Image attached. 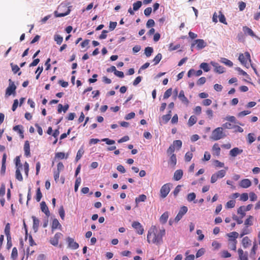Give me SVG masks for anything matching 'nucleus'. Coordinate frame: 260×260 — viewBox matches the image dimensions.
<instances>
[{
    "label": "nucleus",
    "mask_w": 260,
    "mask_h": 260,
    "mask_svg": "<svg viewBox=\"0 0 260 260\" xmlns=\"http://www.w3.org/2000/svg\"><path fill=\"white\" fill-rule=\"evenodd\" d=\"M166 234V230L164 228L158 229L155 225H152L149 229L147 240L149 244L160 245L163 243V237Z\"/></svg>",
    "instance_id": "f257e3e1"
},
{
    "label": "nucleus",
    "mask_w": 260,
    "mask_h": 260,
    "mask_svg": "<svg viewBox=\"0 0 260 260\" xmlns=\"http://www.w3.org/2000/svg\"><path fill=\"white\" fill-rule=\"evenodd\" d=\"M238 59L245 67L246 68H249V63L251 62V60L249 52H245L244 53L240 54Z\"/></svg>",
    "instance_id": "f03ea898"
},
{
    "label": "nucleus",
    "mask_w": 260,
    "mask_h": 260,
    "mask_svg": "<svg viewBox=\"0 0 260 260\" xmlns=\"http://www.w3.org/2000/svg\"><path fill=\"white\" fill-rule=\"evenodd\" d=\"M188 209L186 206H183L180 209L178 213L174 219L171 218L169 223L172 225L174 222L177 223L183 217V216L187 212Z\"/></svg>",
    "instance_id": "7ed1b4c3"
},
{
    "label": "nucleus",
    "mask_w": 260,
    "mask_h": 260,
    "mask_svg": "<svg viewBox=\"0 0 260 260\" xmlns=\"http://www.w3.org/2000/svg\"><path fill=\"white\" fill-rule=\"evenodd\" d=\"M225 136L223 128L218 127L213 131L211 138L214 141H217L224 138Z\"/></svg>",
    "instance_id": "20e7f679"
},
{
    "label": "nucleus",
    "mask_w": 260,
    "mask_h": 260,
    "mask_svg": "<svg viewBox=\"0 0 260 260\" xmlns=\"http://www.w3.org/2000/svg\"><path fill=\"white\" fill-rule=\"evenodd\" d=\"M169 183H166L163 185L160 189V197L164 199L169 194L170 191V187Z\"/></svg>",
    "instance_id": "39448f33"
},
{
    "label": "nucleus",
    "mask_w": 260,
    "mask_h": 260,
    "mask_svg": "<svg viewBox=\"0 0 260 260\" xmlns=\"http://www.w3.org/2000/svg\"><path fill=\"white\" fill-rule=\"evenodd\" d=\"M195 45H197L196 48L198 50H201L207 46V43L203 39H197L191 44V48H193Z\"/></svg>",
    "instance_id": "423d86ee"
},
{
    "label": "nucleus",
    "mask_w": 260,
    "mask_h": 260,
    "mask_svg": "<svg viewBox=\"0 0 260 260\" xmlns=\"http://www.w3.org/2000/svg\"><path fill=\"white\" fill-rule=\"evenodd\" d=\"M9 81L10 83L9 86L6 89V94L10 96L12 94L15 93L16 86H15L14 83L12 81L11 79H9Z\"/></svg>",
    "instance_id": "0eeeda50"
},
{
    "label": "nucleus",
    "mask_w": 260,
    "mask_h": 260,
    "mask_svg": "<svg viewBox=\"0 0 260 260\" xmlns=\"http://www.w3.org/2000/svg\"><path fill=\"white\" fill-rule=\"evenodd\" d=\"M132 225L138 234L142 235L144 233V229L143 226L139 222L134 221Z\"/></svg>",
    "instance_id": "6e6552de"
},
{
    "label": "nucleus",
    "mask_w": 260,
    "mask_h": 260,
    "mask_svg": "<svg viewBox=\"0 0 260 260\" xmlns=\"http://www.w3.org/2000/svg\"><path fill=\"white\" fill-rule=\"evenodd\" d=\"M62 236L63 235L61 233H56L54 236L50 239V243L53 246H57L59 239H60Z\"/></svg>",
    "instance_id": "1a4fd4ad"
},
{
    "label": "nucleus",
    "mask_w": 260,
    "mask_h": 260,
    "mask_svg": "<svg viewBox=\"0 0 260 260\" xmlns=\"http://www.w3.org/2000/svg\"><path fill=\"white\" fill-rule=\"evenodd\" d=\"M211 64L214 67V71L215 72L221 74L224 72V68L220 66L218 63L211 61Z\"/></svg>",
    "instance_id": "9d476101"
},
{
    "label": "nucleus",
    "mask_w": 260,
    "mask_h": 260,
    "mask_svg": "<svg viewBox=\"0 0 260 260\" xmlns=\"http://www.w3.org/2000/svg\"><path fill=\"white\" fill-rule=\"evenodd\" d=\"M67 242L69 247L73 249H76L79 247V244L75 242L74 239L72 238L68 237L67 238Z\"/></svg>",
    "instance_id": "9b49d317"
},
{
    "label": "nucleus",
    "mask_w": 260,
    "mask_h": 260,
    "mask_svg": "<svg viewBox=\"0 0 260 260\" xmlns=\"http://www.w3.org/2000/svg\"><path fill=\"white\" fill-rule=\"evenodd\" d=\"M23 126L21 125H17L13 127V129L17 132L21 139L24 138Z\"/></svg>",
    "instance_id": "f8f14e48"
},
{
    "label": "nucleus",
    "mask_w": 260,
    "mask_h": 260,
    "mask_svg": "<svg viewBox=\"0 0 260 260\" xmlns=\"http://www.w3.org/2000/svg\"><path fill=\"white\" fill-rule=\"evenodd\" d=\"M242 29L245 35H249L252 37H255L256 38H257V37L254 34L252 30L249 27L246 26H244L243 27Z\"/></svg>",
    "instance_id": "ddd939ff"
},
{
    "label": "nucleus",
    "mask_w": 260,
    "mask_h": 260,
    "mask_svg": "<svg viewBox=\"0 0 260 260\" xmlns=\"http://www.w3.org/2000/svg\"><path fill=\"white\" fill-rule=\"evenodd\" d=\"M251 182L250 180L248 179H242L239 183V185L241 187L244 188H246L250 187L251 186Z\"/></svg>",
    "instance_id": "4468645a"
},
{
    "label": "nucleus",
    "mask_w": 260,
    "mask_h": 260,
    "mask_svg": "<svg viewBox=\"0 0 260 260\" xmlns=\"http://www.w3.org/2000/svg\"><path fill=\"white\" fill-rule=\"evenodd\" d=\"M5 234L7 237L8 243H9V242H11V234H10V224L9 223H7L5 226Z\"/></svg>",
    "instance_id": "2eb2a0df"
},
{
    "label": "nucleus",
    "mask_w": 260,
    "mask_h": 260,
    "mask_svg": "<svg viewBox=\"0 0 260 260\" xmlns=\"http://www.w3.org/2000/svg\"><path fill=\"white\" fill-rule=\"evenodd\" d=\"M242 149H240L238 147H235L230 150V155L232 157H236L238 155L242 153Z\"/></svg>",
    "instance_id": "dca6fc26"
},
{
    "label": "nucleus",
    "mask_w": 260,
    "mask_h": 260,
    "mask_svg": "<svg viewBox=\"0 0 260 260\" xmlns=\"http://www.w3.org/2000/svg\"><path fill=\"white\" fill-rule=\"evenodd\" d=\"M40 206L42 211L44 212L46 216H49L50 215V212L46 203L44 201L42 202L40 204Z\"/></svg>",
    "instance_id": "f3484780"
},
{
    "label": "nucleus",
    "mask_w": 260,
    "mask_h": 260,
    "mask_svg": "<svg viewBox=\"0 0 260 260\" xmlns=\"http://www.w3.org/2000/svg\"><path fill=\"white\" fill-rule=\"evenodd\" d=\"M238 252L239 254V259L240 260H248V253L247 252L244 253V251L242 249H239Z\"/></svg>",
    "instance_id": "a211bd4d"
},
{
    "label": "nucleus",
    "mask_w": 260,
    "mask_h": 260,
    "mask_svg": "<svg viewBox=\"0 0 260 260\" xmlns=\"http://www.w3.org/2000/svg\"><path fill=\"white\" fill-rule=\"evenodd\" d=\"M178 98L183 103L188 104L189 101L187 98L185 96L184 92L183 90H181L179 93Z\"/></svg>",
    "instance_id": "6ab92c4d"
},
{
    "label": "nucleus",
    "mask_w": 260,
    "mask_h": 260,
    "mask_svg": "<svg viewBox=\"0 0 260 260\" xmlns=\"http://www.w3.org/2000/svg\"><path fill=\"white\" fill-rule=\"evenodd\" d=\"M24 151L25 155L27 157L30 156V146L29 143L28 141H26L24 143Z\"/></svg>",
    "instance_id": "aec40b11"
},
{
    "label": "nucleus",
    "mask_w": 260,
    "mask_h": 260,
    "mask_svg": "<svg viewBox=\"0 0 260 260\" xmlns=\"http://www.w3.org/2000/svg\"><path fill=\"white\" fill-rule=\"evenodd\" d=\"M183 171L182 170H176L174 175V179L176 181H178L181 179L183 176Z\"/></svg>",
    "instance_id": "412c9836"
},
{
    "label": "nucleus",
    "mask_w": 260,
    "mask_h": 260,
    "mask_svg": "<svg viewBox=\"0 0 260 260\" xmlns=\"http://www.w3.org/2000/svg\"><path fill=\"white\" fill-rule=\"evenodd\" d=\"M242 244L244 248H246L251 245V241L248 237H245L242 240Z\"/></svg>",
    "instance_id": "4be33fe9"
},
{
    "label": "nucleus",
    "mask_w": 260,
    "mask_h": 260,
    "mask_svg": "<svg viewBox=\"0 0 260 260\" xmlns=\"http://www.w3.org/2000/svg\"><path fill=\"white\" fill-rule=\"evenodd\" d=\"M169 218V212L166 211L164 212L160 217L159 221L162 224H165L167 222Z\"/></svg>",
    "instance_id": "5701e85b"
},
{
    "label": "nucleus",
    "mask_w": 260,
    "mask_h": 260,
    "mask_svg": "<svg viewBox=\"0 0 260 260\" xmlns=\"http://www.w3.org/2000/svg\"><path fill=\"white\" fill-rule=\"evenodd\" d=\"M257 249V244L256 243V242H254L253 243V247L251 250L250 253V257L251 258H252L253 259H255V256L256 254V251Z\"/></svg>",
    "instance_id": "b1692460"
},
{
    "label": "nucleus",
    "mask_w": 260,
    "mask_h": 260,
    "mask_svg": "<svg viewBox=\"0 0 260 260\" xmlns=\"http://www.w3.org/2000/svg\"><path fill=\"white\" fill-rule=\"evenodd\" d=\"M228 168L225 167V170H221L214 173L218 179L222 178L225 176L226 174V171L228 170Z\"/></svg>",
    "instance_id": "393cba45"
},
{
    "label": "nucleus",
    "mask_w": 260,
    "mask_h": 260,
    "mask_svg": "<svg viewBox=\"0 0 260 260\" xmlns=\"http://www.w3.org/2000/svg\"><path fill=\"white\" fill-rule=\"evenodd\" d=\"M212 151L213 152V154L216 155L217 156H219L220 153V148L219 146V145L217 143L214 144L212 147Z\"/></svg>",
    "instance_id": "a878e982"
},
{
    "label": "nucleus",
    "mask_w": 260,
    "mask_h": 260,
    "mask_svg": "<svg viewBox=\"0 0 260 260\" xmlns=\"http://www.w3.org/2000/svg\"><path fill=\"white\" fill-rule=\"evenodd\" d=\"M61 227V224L59 222L58 220L57 219H54L52 221V231H53L55 229H60Z\"/></svg>",
    "instance_id": "bb28decb"
},
{
    "label": "nucleus",
    "mask_w": 260,
    "mask_h": 260,
    "mask_svg": "<svg viewBox=\"0 0 260 260\" xmlns=\"http://www.w3.org/2000/svg\"><path fill=\"white\" fill-rule=\"evenodd\" d=\"M69 106L68 104H67V105H65L63 107V106L61 104H59L58 105V109H57V111L59 113H61L62 111H63V112H66V111L68 110L69 109Z\"/></svg>",
    "instance_id": "cd10ccee"
},
{
    "label": "nucleus",
    "mask_w": 260,
    "mask_h": 260,
    "mask_svg": "<svg viewBox=\"0 0 260 260\" xmlns=\"http://www.w3.org/2000/svg\"><path fill=\"white\" fill-rule=\"evenodd\" d=\"M197 121V118L194 116L192 115L189 118V120L188 121L187 124L188 126L190 127L192 126L193 124H194Z\"/></svg>",
    "instance_id": "c85d7f7f"
},
{
    "label": "nucleus",
    "mask_w": 260,
    "mask_h": 260,
    "mask_svg": "<svg viewBox=\"0 0 260 260\" xmlns=\"http://www.w3.org/2000/svg\"><path fill=\"white\" fill-rule=\"evenodd\" d=\"M246 212L244 209V206H240L237 210V213L240 215L241 218H243L246 215Z\"/></svg>",
    "instance_id": "c756f323"
},
{
    "label": "nucleus",
    "mask_w": 260,
    "mask_h": 260,
    "mask_svg": "<svg viewBox=\"0 0 260 260\" xmlns=\"http://www.w3.org/2000/svg\"><path fill=\"white\" fill-rule=\"evenodd\" d=\"M253 217L251 215H249L247 218L245 220L244 222V224L246 226L252 225L253 224Z\"/></svg>",
    "instance_id": "7c9ffc66"
},
{
    "label": "nucleus",
    "mask_w": 260,
    "mask_h": 260,
    "mask_svg": "<svg viewBox=\"0 0 260 260\" xmlns=\"http://www.w3.org/2000/svg\"><path fill=\"white\" fill-rule=\"evenodd\" d=\"M170 156V158L169 163L171 165L174 167L177 163L176 156L175 154L171 155Z\"/></svg>",
    "instance_id": "2f4dec72"
},
{
    "label": "nucleus",
    "mask_w": 260,
    "mask_h": 260,
    "mask_svg": "<svg viewBox=\"0 0 260 260\" xmlns=\"http://www.w3.org/2000/svg\"><path fill=\"white\" fill-rule=\"evenodd\" d=\"M172 145L175 148L176 147V149L179 150L182 146V141L181 140H175L173 141Z\"/></svg>",
    "instance_id": "473e14b6"
},
{
    "label": "nucleus",
    "mask_w": 260,
    "mask_h": 260,
    "mask_svg": "<svg viewBox=\"0 0 260 260\" xmlns=\"http://www.w3.org/2000/svg\"><path fill=\"white\" fill-rule=\"evenodd\" d=\"M219 15L218 16L219 18V21L224 24H227V22L226 21L225 17L224 15L222 14V13L221 11L219 12Z\"/></svg>",
    "instance_id": "72a5a7b5"
},
{
    "label": "nucleus",
    "mask_w": 260,
    "mask_h": 260,
    "mask_svg": "<svg viewBox=\"0 0 260 260\" xmlns=\"http://www.w3.org/2000/svg\"><path fill=\"white\" fill-rule=\"evenodd\" d=\"M84 151L82 148H81L79 149L77 153V155L76 156V161H78L79 159L82 157Z\"/></svg>",
    "instance_id": "f704fd0d"
},
{
    "label": "nucleus",
    "mask_w": 260,
    "mask_h": 260,
    "mask_svg": "<svg viewBox=\"0 0 260 260\" xmlns=\"http://www.w3.org/2000/svg\"><path fill=\"white\" fill-rule=\"evenodd\" d=\"M200 67L201 69H202L204 72H209L210 70V68L209 64L206 62L202 63L200 64Z\"/></svg>",
    "instance_id": "c9c22d12"
},
{
    "label": "nucleus",
    "mask_w": 260,
    "mask_h": 260,
    "mask_svg": "<svg viewBox=\"0 0 260 260\" xmlns=\"http://www.w3.org/2000/svg\"><path fill=\"white\" fill-rule=\"evenodd\" d=\"M153 51V49L152 47H147L145 49V54L147 57H149L151 55L152 52Z\"/></svg>",
    "instance_id": "e433bc0d"
},
{
    "label": "nucleus",
    "mask_w": 260,
    "mask_h": 260,
    "mask_svg": "<svg viewBox=\"0 0 260 260\" xmlns=\"http://www.w3.org/2000/svg\"><path fill=\"white\" fill-rule=\"evenodd\" d=\"M42 197V194L40 188L39 187L37 188L36 191V200L37 202H40L41 198Z\"/></svg>",
    "instance_id": "4c0bfd02"
},
{
    "label": "nucleus",
    "mask_w": 260,
    "mask_h": 260,
    "mask_svg": "<svg viewBox=\"0 0 260 260\" xmlns=\"http://www.w3.org/2000/svg\"><path fill=\"white\" fill-rule=\"evenodd\" d=\"M247 141L249 144H251L255 140L254 134L252 133H249L247 135Z\"/></svg>",
    "instance_id": "58836bf2"
},
{
    "label": "nucleus",
    "mask_w": 260,
    "mask_h": 260,
    "mask_svg": "<svg viewBox=\"0 0 260 260\" xmlns=\"http://www.w3.org/2000/svg\"><path fill=\"white\" fill-rule=\"evenodd\" d=\"M236 201L234 200L228 201L225 207L226 208H233L235 206Z\"/></svg>",
    "instance_id": "ea45409f"
},
{
    "label": "nucleus",
    "mask_w": 260,
    "mask_h": 260,
    "mask_svg": "<svg viewBox=\"0 0 260 260\" xmlns=\"http://www.w3.org/2000/svg\"><path fill=\"white\" fill-rule=\"evenodd\" d=\"M162 58V55L161 53H158L155 57L153 59V61L154 62V64L156 65L157 64Z\"/></svg>",
    "instance_id": "a19ab883"
},
{
    "label": "nucleus",
    "mask_w": 260,
    "mask_h": 260,
    "mask_svg": "<svg viewBox=\"0 0 260 260\" xmlns=\"http://www.w3.org/2000/svg\"><path fill=\"white\" fill-rule=\"evenodd\" d=\"M54 40L57 44L60 45L62 42L63 38L59 35H56L54 36Z\"/></svg>",
    "instance_id": "79ce46f5"
},
{
    "label": "nucleus",
    "mask_w": 260,
    "mask_h": 260,
    "mask_svg": "<svg viewBox=\"0 0 260 260\" xmlns=\"http://www.w3.org/2000/svg\"><path fill=\"white\" fill-rule=\"evenodd\" d=\"M147 199L146 196L145 194H141L136 199V203H140L141 202H144Z\"/></svg>",
    "instance_id": "37998d69"
},
{
    "label": "nucleus",
    "mask_w": 260,
    "mask_h": 260,
    "mask_svg": "<svg viewBox=\"0 0 260 260\" xmlns=\"http://www.w3.org/2000/svg\"><path fill=\"white\" fill-rule=\"evenodd\" d=\"M250 232V230L248 229V226L244 227L242 230L240 234V237H243L244 235H247L249 234Z\"/></svg>",
    "instance_id": "c03bdc74"
},
{
    "label": "nucleus",
    "mask_w": 260,
    "mask_h": 260,
    "mask_svg": "<svg viewBox=\"0 0 260 260\" xmlns=\"http://www.w3.org/2000/svg\"><path fill=\"white\" fill-rule=\"evenodd\" d=\"M16 178L20 181L23 180V177L19 168H17L16 170Z\"/></svg>",
    "instance_id": "a18cd8bd"
},
{
    "label": "nucleus",
    "mask_w": 260,
    "mask_h": 260,
    "mask_svg": "<svg viewBox=\"0 0 260 260\" xmlns=\"http://www.w3.org/2000/svg\"><path fill=\"white\" fill-rule=\"evenodd\" d=\"M18 256V251L16 247H14L12 249V253H11V258L15 260L17 258Z\"/></svg>",
    "instance_id": "49530a36"
},
{
    "label": "nucleus",
    "mask_w": 260,
    "mask_h": 260,
    "mask_svg": "<svg viewBox=\"0 0 260 260\" xmlns=\"http://www.w3.org/2000/svg\"><path fill=\"white\" fill-rule=\"evenodd\" d=\"M180 47V45L179 44H177L176 45H174V44L173 43H171V44H170L169 46V50L170 51H174V50L178 49Z\"/></svg>",
    "instance_id": "de8ad7c7"
},
{
    "label": "nucleus",
    "mask_w": 260,
    "mask_h": 260,
    "mask_svg": "<svg viewBox=\"0 0 260 260\" xmlns=\"http://www.w3.org/2000/svg\"><path fill=\"white\" fill-rule=\"evenodd\" d=\"M193 154L190 152H187L186 153L184 157L185 160L187 162H189L191 160L192 158Z\"/></svg>",
    "instance_id": "09e8293b"
},
{
    "label": "nucleus",
    "mask_w": 260,
    "mask_h": 260,
    "mask_svg": "<svg viewBox=\"0 0 260 260\" xmlns=\"http://www.w3.org/2000/svg\"><path fill=\"white\" fill-rule=\"evenodd\" d=\"M142 6V2L141 1H137L133 4V10L137 11Z\"/></svg>",
    "instance_id": "8fccbe9b"
},
{
    "label": "nucleus",
    "mask_w": 260,
    "mask_h": 260,
    "mask_svg": "<svg viewBox=\"0 0 260 260\" xmlns=\"http://www.w3.org/2000/svg\"><path fill=\"white\" fill-rule=\"evenodd\" d=\"M238 233L236 232H233L228 234V236L230 238V239L236 240L238 238Z\"/></svg>",
    "instance_id": "3c124183"
},
{
    "label": "nucleus",
    "mask_w": 260,
    "mask_h": 260,
    "mask_svg": "<svg viewBox=\"0 0 260 260\" xmlns=\"http://www.w3.org/2000/svg\"><path fill=\"white\" fill-rule=\"evenodd\" d=\"M229 241L230 242L231 245V249L233 250H236V244L237 241L236 239H229Z\"/></svg>",
    "instance_id": "603ef678"
},
{
    "label": "nucleus",
    "mask_w": 260,
    "mask_h": 260,
    "mask_svg": "<svg viewBox=\"0 0 260 260\" xmlns=\"http://www.w3.org/2000/svg\"><path fill=\"white\" fill-rule=\"evenodd\" d=\"M175 147L171 145L169 148L167 150V153L168 155H173L174 154L175 151Z\"/></svg>",
    "instance_id": "864d4df0"
},
{
    "label": "nucleus",
    "mask_w": 260,
    "mask_h": 260,
    "mask_svg": "<svg viewBox=\"0 0 260 260\" xmlns=\"http://www.w3.org/2000/svg\"><path fill=\"white\" fill-rule=\"evenodd\" d=\"M58 213L59 214V216H60L61 218L63 220L64 219L65 216V212L63 209V207L61 206L60 207L58 211Z\"/></svg>",
    "instance_id": "5fc2aeb1"
},
{
    "label": "nucleus",
    "mask_w": 260,
    "mask_h": 260,
    "mask_svg": "<svg viewBox=\"0 0 260 260\" xmlns=\"http://www.w3.org/2000/svg\"><path fill=\"white\" fill-rule=\"evenodd\" d=\"M196 195L194 192H191L187 195V199L188 201L191 202L195 200Z\"/></svg>",
    "instance_id": "6e6d98bb"
},
{
    "label": "nucleus",
    "mask_w": 260,
    "mask_h": 260,
    "mask_svg": "<svg viewBox=\"0 0 260 260\" xmlns=\"http://www.w3.org/2000/svg\"><path fill=\"white\" fill-rule=\"evenodd\" d=\"M172 93V88H169V89H167L164 93V99L169 98L171 95Z\"/></svg>",
    "instance_id": "4d7b16f0"
},
{
    "label": "nucleus",
    "mask_w": 260,
    "mask_h": 260,
    "mask_svg": "<svg viewBox=\"0 0 260 260\" xmlns=\"http://www.w3.org/2000/svg\"><path fill=\"white\" fill-rule=\"evenodd\" d=\"M10 65L12 67V71L14 74L17 73L20 70V68L17 65L13 64V63H11Z\"/></svg>",
    "instance_id": "13d9d810"
},
{
    "label": "nucleus",
    "mask_w": 260,
    "mask_h": 260,
    "mask_svg": "<svg viewBox=\"0 0 260 260\" xmlns=\"http://www.w3.org/2000/svg\"><path fill=\"white\" fill-rule=\"evenodd\" d=\"M240 200L242 201L245 202L248 199V195L247 193H243L240 195Z\"/></svg>",
    "instance_id": "bf43d9fd"
},
{
    "label": "nucleus",
    "mask_w": 260,
    "mask_h": 260,
    "mask_svg": "<svg viewBox=\"0 0 260 260\" xmlns=\"http://www.w3.org/2000/svg\"><path fill=\"white\" fill-rule=\"evenodd\" d=\"M154 25H155V22L152 19H149L146 23V26L148 28L153 27L154 26Z\"/></svg>",
    "instance_id": "052dcab7"
},
{
    "label": "nucleus",
    "mask_w": 260,
    "mask_h": 260,
    "mask_svg": "<svg viewBox=\"0 0 260 260\" xmlns=\"http://www.w3.org/2000/svg\"><path fill=\"white\" fill-rule=\"evenodd\" d=\"M81 178L80 177L76 178V180L75 181V191H77L78 187L81 183Z\"/></svg>",
    "instance_id": "680f3d73"
},
{
    "label": "nucleus",
    "mask_w": 260,
    "mask_h": 260,
    "mask_svg": "<svg viewBox=\"0 0 260 260\" xmlns=\"http://www.w3.org/2000/svg\"><path fill=\"white\" fill-rule=\"evenodd\" d=\"M171 118V115L170 114H166L162 116V119L165 123H167L170 120Z\"/></svg>",
    "instance_id": "e2e57ef3"
},
{
    "label": "nucleus",
    "mask_w": 260,
    "mask_h": 260,
    "mask_svg": "<svg viewBox=\"0 0 260 260\" xmlns=\"http://www.w3.org/2000/svg\"><path fill=\"white\" fill-rule=\"evenodd\" d=\"M102 141L105 142L108 145H112L115 144V142L114 140L109 139V138H104L102 140Z\"/></svg>",
    "instance_id": "0e129e2a"
},
{
    "label": "nucleus",
    "mask_w": 260,
    "mask_h": 260,
    "mask_svg": "<svg viewBox=\"0 0 260 260\" xmlns=\"http://www.w3.org/2000/svg\"><path fill=\"white\" fill-rule=\"evenodd\" d=\"M189 254V251H187L185 252L186 257L185 260H194V256L193 254L188 255Z\"/></svg>",
    "instance_id": "69168bd1"
},
{
    "label": "nucleus",
    "mask_w": 260,
    "mask_h": 260,
    "mask_svg": "<svg viewBox=\"0 0 260 260\" xmlns=\"http://www.w3.org/2000/svg\"><path fill=\"white\" fill-rule=\"evenodd\" d=\"M205 252V250L204 248H201L196 253V257H199L201 256H202Z\"/></svg>",
    "instance_id": "338daca9"
},
{
    "label": "nucleus",
    "mask_w": 260,
    "mask_h": 260,
    "mask_svg": "<svg viewBox=\"0 0 260 260\" xmlns=\"http://www.w3.org/2000/svg\"><path fill=\"white\" fill-rule=\"evenodd\" d=\"M152 12V8L151 7H147L144 10V13L147 17L149 16Z\"/></svg>",
    "instance_id": "774afa93"
}]
</instances>
